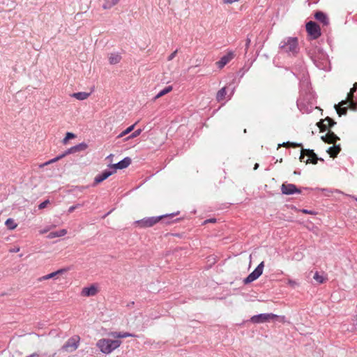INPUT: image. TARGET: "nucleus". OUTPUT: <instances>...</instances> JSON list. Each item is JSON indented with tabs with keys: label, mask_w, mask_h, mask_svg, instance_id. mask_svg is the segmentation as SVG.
<instances>
[{
	"label": "nucleus",
	"mask_w": 357,
	"mask_h": 357,
	"mask_svg": "<svg viewBox=\"0 0 357 357\" xmlns=\"http://www.w3.org/2000/svg\"><path fill=\"white\" fill-rule=\"evenodd\" d=\"M49 200H45L43 202L40 203L38 206L39 209H43L45 208L47 205L49 204Z\"/></svg>",
	"instance_id": "nucleus-38"
},
{
	"label": "nucleus",
	"mask_w": 357,
	"mask_h": 357,
	"mask_svg": "<svg viewBox=\"0 0 357 357\" xmlns=\"http://www.w3.org/2000/svg\"><path fill=\"white\" fill-rule=\"evenodd\" d=\"M122 342L119 340H111L109 338H102L97 341L96 347L104 354H109L115 349L119 348Z\"/></svg>",
	"instance_id": "nucleus-1"
},
{
	"label": "nucleus",
	"mask_w": 357,
	"mask_h": 357,
	"mask_svg": "<svg viewBox=\"0 0 357 357\" xmlns=\"http://www.w3.org/2000/svg\"><path fill=\"white\" fill-rule=\"evenodd\" d=\"M19 251H20V248L19 247L11 249L10 250V252H17Z\"/></svg>",
	"instance_id": "nucleus-43"
},
{
	"label": "nucleus",
	"mask_w": 357,
	"mask_h": 357,
	"mask_svg": "<svg viewBox=\"0 0 357 357\" xmlns=\"http://www.w3.org/2000/svg\"><path fill=\"white\" fill-rule=\"evenodd\" d=\"M234 58V53L232 51H229L227 53V54L224 55L221 57L220 61L216 62L217 66L222 69L224 68L230 61H231Z\"/></svg>",
	"instance_id": "nucleus-10"
},
{
	"label": "nucleus",
	"mask_w": 357,
	"mask_h": 357,
	"mask_svg": "<svg viewBox=\"0 0 357 357\" xmlns=\"http://www.w3.org/2000/svg\"><path fill=\"white\" fill-rule=\"evenodd\" d=\"M72 153H75L74 151H73V148H70L68 149H67L63 153L54 158L53 159H51L41 165H39L40 167H43L45 166H47L48 165H50L52 163H54L55 162H57L58 160H61V158H64L65 156L69 155V154H72Z\"/></svg>",
	"instance_id": "nucleus-11"
},
{
	"label": "nucleus",
	"mask_w": 357,
	"mask_h": 357,
	"mask_svg": "<svg viewBox=\"0 0 357 357\" xmlns=\"http://www.w3.org/2000/svg\"><path fill=\"white\" fill-rule=\"evenodd\" d=\"M162 218V215L158 217L145 218L142 220L135 221L134 225L140 227H150L158 222Z\"/></svg>",
	"instance_id": "nucleus-4"
},
{
	"label": "nucleus",
	"mask_w": 357,
	"mask_h": 357,
	"mask_svg": "<svg viewBox=\"0 0 357 357\" xmlns=\"http://www.w3.org/2000/svg\"><path fill=\"white\" fill-rule=\"evenodd\" d=\"M287 284L293 288H295L299 285V283L298 282L291 279H289L287 280Z\"/></svg>",
	"instance_id": "nucleus-34"
},
{
	"label": "nucleus",
	"mask_w": 357,
	"mask_h": 357,
	"mask_svg": "<svg viewBox=\"0 0 357 357\" xmlns=\"http://www.w3.org/2000/svg\"><path fill=\"white\" fill-rule=\"evenodd\" d=\"M70 270V267H66V268H60V269L57 270L56 271L52 272L51 273H49L47 275H45L38 278V281L42 282L43 280H46L54 278L56 275L65 273L68 272Z\"/></svg>",
	"instance_id": "nucleus-12"
},
{
	"label": "nucleus",
	"mask_w": 357,
	"mask_h": 357,
	"mask_svg": "<svg viewBox=\"0 0 357 357\" xmlns=\"http://www.w3.org/2000/svg\"><path fill=\"white\" fill-rule=\"evenodd\" d=\"M227 94L226 88L223 87L220 89L216 94V99L218 102L222 101L225 99Z\"/></svg>",
	"instance_id": "nucleus-26"
},
{
	"label": "nucleus",
	"mask_w": 357,
	"mask_h": 357,
	"mask_svg": "<svg viewBox=\"0 0 357 357\" xmlns=\"http://www.w3.org/2000/svg\"><path fill=\"white\" fill-rule=\"evenodd\" d=\"M215 219H209L205 221V222H215Z\"/></svg>",
	"instance_id": "nucleus-44"
},
{
	"label": "nucleus",
	"mask_w": 357,
	"mask_h": 357,
	"mask_svg": "<svg viewBox=\"0 0 357 357\" xmlns=\"http://www.w3.org/2000/svg\"><path fill=\"white\" fill-rule=\"evenodd\" d=\"M334 124H335V122L329 117L317 123L321 132L326 130L328 128L333 126Z\"/></svg>",
	"instance_id": "nucleus-15"
},
{
	"label": "nucleus",
	"mask_w": 357,
	"mask_h": 357,
	"mask_svg": "<svg viewBox=\"0 0 357 357\" xmlns=\"http://www.w3.org/2000/svg\"><path fill=\"white\" fill-rule=\"evenodd\" d=\"M178 52V50H176L174 52H173L167 58L168 61H172Z\"/></svg>",
	"instance_id": "nucleus-39"
},
{
	"label": "nucleus",
	"mask_w": 357,
	"mask_h": 357,
	"mask_svg": "<svg viewBox=\"0 0 357 357\" xmlns=\"http://www.w3.org/2000/svg\"><path fill=\"white\" fill-rule=\"evenodd\" d=\"M341 151L340 145H335L334 146L330 147L327 152L330 155L331 157L335 158L337 156V155L340 153Z\"/></svg>",
	"instance_id": "nucleus-23"
},
{
	"label": "nucleus",
	"mask_w": 357,
	"mask_h": 357,
	"mask_svg": "<svg viewBox=\"0 0 357 357\" xmlns=\"http://www.w3.org/2000/svg\"><path fill=\"white\" fill-rule=\"evenodd\" d=\"M119 0H105L102 8L105 10L110 9L118 3Z\"/></svg>",
	"instance_id": "nucleus-25"
},
{
	"label": "nucleus",
	"mask_w": 357,
	"mask_h": 357,
	"mask_svg": "<svg viewBox=\"0 0 357 357\" xmlns=\"http://www.w3.org/2000/svg\"><path fill=\"white\" fill-rule=\"evenodd\" d=\"M131 163V159L129 157H126L119 162L113 165L112 166V168L114 169V172L116 169H122L128 167Z\"/></svg>",
	"instance_id": "nucleus-16"
},
{
	"label": "nucleus",
	"mask_w": 357,
	"mask_h": 357,
	"mask_svg": "<svg viewBox=\"0 0 357 357\" xmlns=\"http://www.w3.org/2000/svg\"><path fill=\"white\" fill-rule=\"evenodd\" d=\"M112 156H113V155H112V154H110L109 156H107V158H111V157H112Z\"/></svg>",
	"instance_id": "nucleus-49"
},
{
	"label": "nucleus",
	"mask_w": 357,
	"mask_h": 357,
	"mask_svg": "<svg viewBox=\"0 0 357 357\" xmlns=\"http://www.w3.org/2000/svg\"><path fill=\"white\" fill-rule=\"evenodd\" d=\"M250 43H251V40L250 38H249L248 37L246 39V43H245V49H246V51L248 50V49L250 47Z\"/></svg>",
	"instance_id": "nucleus-40"
},
{
	"label": "nucleus",
	"mask_w": 357,
	"mask_h": 357,
	"mask_svg": "<svg viewBox=\"0 0 357 357\" xmlns=\"http://www.w3.org/2000/svg\"><path fill=\"white\" fill-rule=\"evenodd\" d=\"M135 124H133L126 128L125 130H123L119 135L118 136L119 138L123 137V136L126 135L127 134L130 133L135 128Z\"/></svg>",
	"instance_id": "nucleus-31"
},
{
	"label": "nucleus",
	"mask_w": 357,
	"mask_h": 357,
	"mask_svg": "<svg viewBox=\"0 0 357 357\" xmlns=\"http://www.w3.org/2000/svg\"><path fill=\"white\" fill-rule=\"evenodd\" d=\"M354 87H356V89H357V82H356V83L354 84Z\"/></svg>",
	"instance_id": "nucleus-48"
},
{
	"label": "nucleus",
	"mask_w": 357,
	"mask_h": 357,
	"mask_svg": "<svg viewBox=\"0 0 357 357\" xmlns=\"http://www.w3.org/2000/svg\"><path fill=\"white\" fill-rule=\"evenodd\" d=\"M314 279L320 284H322L325 282V278L323 275H319L318 272H316L314 275Z\"/></svg>",
	"instance_id": "nucleus-32"
},
{
	"label": "nucleus",
	"mask_w": 357,
	"mask_h": 357,
	"mask_svg": "<svg viewBox=\"0 0 357 357\" xmlns=\"http://www.w3.org/2000/svg\"><path fill=\"white\" fill-rule=\"evenodd\" d=\"M258 167H259V164H258V163H256V164L255 165L254 169H255V170H256V169L258 168Z\"/></svg>",
	"instance_id": "nucleus-47"
},
{
	"label": "nucleus",
	"mask_w": 357,
	"mask_h": 357,
	"mask_svg": "<svg viewBox=\"0 0 357 357\" xmlns=\"http://www.w3.org/2000/svg\"><path fill=\"white\" fill-rule=\"evenodd\" d=\"M5 225L9 229H14L17 226V225L15 222V221L12 218L7 219L5 222Z\"/></svg>",
	"instance_id": "nucleus-29"
},
{
	"label": "nucleus",
	"mask_w": 357,
	"mask_h": 357,
	"mask_svg": "<svg viewBox=\"0 0 357 357\" xmlns=\"http://www.w3.org/2000/svg\"><path fill=\"white\" fill-rule=\"evenodd\" d=\"M264 261L261 262L257 268L244 279V283L248 284L257 280L263 273Z\"/></svg>",
	"instance_id": "nucleus-8"
},
{
	"label": "nucleus",
	"mask_w": 357,
	"mask_h": 357,
	"mask_svg": "<svg viewBox=\"0 0 357 357\" xmlns=\"http://www.w3.org/2000/svg\"><path fill=\"white\" fill-rule=\"evenodd\" d=\"M80 341L81 338L78 335H73L59 349V352L66 356L67 354L75 351L79 347Z\"/></svg>",
	"instance_id": "nucleus-2"
},
{
	"label": "nucleus",
	"mask_w": 357,
	"mask_h": 357,
	"mask_svg": "<svg viewBox=\"0 0 357 357\" xmlns=\"http://www.w3.org/2000/svg\"><path fill=\"white\" fill-rule=\"evenodd\" d=\"M339 106L342 107H339L337 105L335 106V108H336L337 114L340 116L346 114H347V108L346 107H344V106H340V105H339Z\"/></svg>",
	"instance_id": "nucleus-30"
},
{
	"label": "nucleus",
	"mask_w": 357,
	"mask_h": 357,
	"mask_svg": "<svg viewBox=\"0 0 357 357\" xmlns=\"http://www.w3.org/2000/svg\"><path fill=\"white\" fill-rule=\"evenodd\" d=\"M322 192H325V195L329 196L331 191L328 189H321Z\"/></svg>",
	"instance_id": "nucleus-41"
},
{
	"label": "nucleus",
	"mask_w": 357,
	"mask_h": 357,
	"mask_svg": "<svg viewBox=\"0 0 357 357\" xmlns=\"http://www.w3.org/2000/svg\"><path fill=\"white\" fill-rule=\"evenodd\" d=\"M87 147H88V145L84 142H82L77 145L72 146L74 153L85 151L87 149Z\"/></svg>",
	"instance_id": "nucleus-27"
},
{
	"label": "nucleus",
	"mask_w": 357,
	"mask_h": 357,
	"mask_svg": "<svg viewBox=\"0 0 357 357\" xmlns=\"http://www.w3.org/2000/svg\"><path fill=\"white\" fill-rule=\"evenodd\" d=\"M66 234H67V230L65 229H62L59 231L50 232L48 234L47 238L50 239H52V238H54L56 237H61V236H65Z\"/></svg>",
	"instance_id": "nucleus-22"
},
{
	"label": "nucleus",
	"mask_w": 357,
	"mask_h": 357,
	"mask_svg": "<svg viewBox=\"0 0 357 357\" xmlns=\"http://www.w3.org/2000/svg\"><path fill=\"white\" fill-rule=\"evenodd\" d=\"M300 160L301 161L305 162L306 164L310 162L317 164L319 159L312 150L303 149L300 156Z\"/></svg>",
	"instance_id": "nucleus-6"
},
{
	"label": "nucleus",
	"mask_w": 357,
	"mask_h": 357,
	"mask_svg": "<svg viewBox=\"0 0 357 357\" xmlns=\"http://www.w3.org/2000/svg\"><path fill=\"white\" fill-rule=\"evenodd\" d=\"M75 137V135L72 132H67L66 137L63 139L62 142L64 144H66L69 139H73Z\"/></svg>",
	"instance_id": "nucleus-33"
},
{
	"label": "nucleus",
	"mask_w": 357,
	"mask_h": 357,
	"mask_svg": "<svg viewBox=\"0 0 357 357\" xmlns=\"http://www.w3.org/2000/svg\"><path fill=\"white\" fill-rule=\"evenodd\" d=\"M276 317H278V316L273 313H264L252 316L250 318V321L253 324H261L269 321L271 319H273Z\"/></svg>",
	"instance_id": "nucleus-7"
},
{
	"label": "nucleus",
	"mask_w": 357,
	"mask_h": 357,
	"mask_svg": "<svg viewBox=\"0 0 357 357\" xmlns=\"http://www.w3.org/2000/svg\"><path fill=\"white\" fill-rule=\"evenodd\" d=\"M281 145L279 144V146H280ZM282 146H291L292 147H298V146H302V145L301 144H296V143H293V142H287V143H283V144Z\"/></svg>",
	"instance_id": "nucleus-35"
},
{
	"label": "nucleus",
	"mask_w": 357,
	"mask_h": 357,
	"mask_svg": "<svg viewBox=\"0 0 357 357\" xmlns=\"http://www.w3.org/2000/svg\"><path fill=\"white\" fill-rule=\"evenodd\" d=\"M108 59L110 64L114 65L121 61V56L118 53H112L109 54Z\"/></svg>",
	"instance_id": "nucleus-21"
},
{
	"label": "nucleus",
	"mask_w": 357,
	"mask_h": 357,
	"mask_svg": "<svg viewBox=\"0 0 357 357\" xmlns=\"http://www.w3.org/2000/svg\"><path fill=\"white\" fill-rule=\"evenodd\" d=\"M281 191L284 195H293L295 193H301V191L297 188L294 184L284 183L281 186Z\"/></svg>",
	"instance_id": "nucleus-9"
},
{
	"label": "nucleus",
	"mask_w": 357,
	"mask_h": 357,
	"mask_svg": "<svg viewBox=\"0 0 357 357\" xmlns=\"http://www.w3.org/2000/svg\"><path fill=\"white\" fill-rule=\"evenodd\" d=\"M321 139L328 144H335L340 138L333 132L328 131L325 135L321 136Z\"/></svg>",
	"instance_id": "nucleus-14"
},
{
	"label": "nucleus",
	"mask_w": 357,
	"mask_h": 357,
	"mask_svg": "<svg viewBox=\"0 0 357 357\" xmlns=\"http://www.w3.org/2000/svg\"><path fill=\"white\" fill-rule=\"evenodd\" d=\"M306 31L307 33L313 39H317L321 36V29L319 26L313 21L308 22L306 25Z\"/></svg>",
	"instance_id": "nucleus-5"
},
{
	"label": "nucleus",
	"mask_w": 357,
	"mask_h": 357,
	"mask_svg": "<svg viewBox=\"0 0 357 357\" xmlns=\"http://www.w3.org/2000/svg\"><path fill=\"white\" fill-rule=\"evenodd\" d=\"M302 212L305 214H314V213L312 211H308L307 209H303Z\"/></svg>",
	"instance_id": "nucleus-42"
},
{
	"label": "nucleus",
	"mask_w": 357,
	"mask_h": 357,
	"mask_svg": "<svg viewBox=\"0 0 357 357\" xmlns=\"http://www.w3.org/2000/svg\"><path fill=\"white\" fill-rule=\"evenodd\" d=\"M355 199L357 201V198H355Z\"/></svg>",
	"instance_id": "nucleus-50"
},
{
	"label": "nucleus",
	"mask_w": 357,
	"mask_h": 357,
	"mask_svg": "<svg viewBox=\"0 0 357 357\" xmlns=\"http://www.w3.org/2000/svg\"><path fill=\"white\" fill-rule=\"evenodd\" d=\"M83 204H77L76 205L72 206L68 208V213H73L76 208L81 207Z\"/></svg>",
	"instance_id": "nucleus-37"
},
{
	"label": "nucleus",
	"mask_w": 357,
	"mask_h": 357,
	"mask_svg": "<svg viewBox=\"0 0 357 357\" xmlns=\"http://www.w3.org/2000/svg\"><path fill=\"white\" fill-rule=\"evenodd\" d=\"M141 132H142V130L140 129L135 130L133 133H132L128 137V139L135 138V137L139 136L140 135Z\"/></svg>",
	"instance_id": "nucleus-36"
},
{
	"label": "nucleus",
	"mask_w": 357,
	"mask_h": 357,
	"mask_svg": "<svg viewBox=\"0 0 357 357\" xmlns=\"http://www.w3.org/2000/svg\"><path fill=\"white\" fill-rule=\"evenodd\" d=\"M354 94H351V92H349L347 96L348 100H342L340 102V105L344 106L349 103V105L350 108L355 110L356 109V104L352 100Z\"/></svg>",
	"instance_id": "nucleus-19"
},
{
	"label": "nucleus",
	"mask_w": 357,
	"mask_h": 357,
	"mask_svg": "<svg viewBox=\"0 0 357 357\" xmlns=\"http://www.w3.org/2000/svg\"><path fill=\"white\" fill-rule=\"evenodd\" d=\"M356 91V87H354L351 89L350 92H351V94H354V93Z\"/></svg>",
	"instance_id": "nucleus-46"
},
{
	"label": "nucleus",
	"mask_w": 357,
	"mask_h": 357,
	"mask_svg": "<svg viewBox=\"0 0 357 357\" xmlns=\"http://www.w3.org/2000/svg\"><path fill=\"white\" fill-rule=\"evenodd\" d=\"M109 336L114 338H125L128 337H136L137 335L128 332H111Z\"/></svg>",
	"instance_id": "nucleus-20"
},
{
	"label": "nucleus",
	"mask_w": 357,
	"mask_h": 357,
	"mask_svg": "<svg viewBox=\"0 0 357 357\" xmlns=\"http://www.w3.org/2000/svg\"><path fill=\"white\" fill-rule=\"evenodd\" d=\"M98 292L96 285L92 284L90 287H84L81 291V296L85 297L94 296Z\"/></svg>",
	"instance_id": "nucleus-13"
},
{
	"label": "nucleus",
	"mask_w": 357,
	"mask_h": 357,
	"mask_svg": "<svg viewBox=\"0 0 357 357\" xmlns=\"http://www.w3.org/2000/svg\"><path fill=\"white\" fill-rule=\"evenodd\" d=\"M114 173V171L105 170L95 177L94 182L96 184L101 183L107 179L109 176Z\"/></svg>",
	"instance_id": "nucleus-18"
},
{
	"label": "nucleus",
	"mask_w": 357,
	"mask_h": 357,
	"mask_svg": "<svg viewBox=\"0 0 357 357\" xmlns=\"http://www.w3.org/2000/svg\"><path fill=\"white\" fill-rule=\"evenodd\" d=\"M90 96L89 93L86 92H77L74 93L71 95L72 97L76 98L79 100H84L88 98V97Z\"/></svg>",
	"instance_id": "nucleus-24"
},
{
	"label": "nucleus",
	"mask_w": 357,
	"mask_h": 357,
	"mask_svg": "<svg viewBox=\"0 0 357 357\" xmlns=\"http://www.w3.org/2000/svg\"><path fill=\"white\" fill-rule=\"evenodd\" d=\"M172 86H166L165 89H163L162 90H161L155 97V99H158L160 98V97L166 95L167 93L171 92L172 91Z\"/></svg>",
	"instance_id": "nucleus-28"
},
{
	"label": "nucleus",
	"mask_w": 357,
	"mask_h": 357,
	"mask_svg": "<svg viewBox=\"0 0 357 357\" xmlns=\"http://www.w3.org/2000/svg\"><path fill=\"white\" fill-rule=\"evenodd\" d=\"M314 17L317 21L320 22L324 26H327L329 24V19L328 16L322 11H317L314 14Z\"/></svg>",
	"instance_id": "nucleus-17"
},
{
	"label": "nucleus",
	"mask_w": 357,
	"mask_h": 357,
	"mask_svg": "<svg viewBox=\"0 0 357 357\" xmlns=\"http://www.w3.org/2000/svg\"><path fill=\"white\" fill-rule=\"evenodd\" d=\"M280 48L289 54L295 55L298 52L297 38H287L280 45Z\"/></svg>",
	"instance_id": "nucleus-3"
},
{
	"label": "nucleus",
	"mask_w": 357,
	"mask_h": 357,
	"mask_svg": "<svg viewBox=\"0 0 357 357\" xmlns=\"http://www.w3.org/2000/svg\"><path fill=\"white\" fill-rule=\"evenodd\" d=\"M30 357H39V355L37 353H33L30 355Z\"/></svg>",
	"instance_id": "nucleus-45"
}]
</instances>
